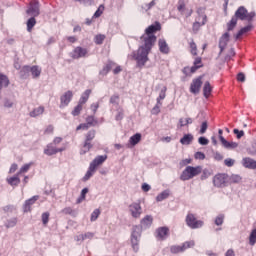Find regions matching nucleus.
<instances>
[{
	"label": "nucleus",
	"instance_id": "obj_58",
	"mask_svg": "<svg viewBox=\"0 0 256 256\" xmlns=\"http://www.w3.org/2000/svg\"><path fill=\"white\" fill-rule=\"evenodd\" d=\"M161 105L162 104H159V102H157V104L153 107V109H152V113H153V115H157V114H159L160 113V109H161Z\"/></svg>",
	"mask_w": 256,
	"mask_h": 256
},
{
	"label": "nucleus",
	"instance_id": "obj_43",
	"mask_svg": "<svg viewBox=\"0 0 256 256\" xmlns=\"http://www.w3.org/2000/svg\"><path fill=\"white\" fill-rule=\"evenodd\" d=\"M202 175L200 177L201 181H205V179H209L211 177V172L209 169H204L201 171Z\"/></svg>",
	"mask_w": 256,
	"mask_h": 256
},
{
	"label": "nucleus",
	"instance_id": "obj_23",
	"mask_svg": "<svg viewBox=\"0 0 256 256\" xmlns=\"http://www.w3.org/2000/svg\"><path fill=\"white\" fill-rule=\"evenodd\" d=\"M211 91H213V88L211 87V83H209V81H206L203 87V95L206 99H209V95H211Z\"/></svg>",
	"mask_w": 256,
	"mask_h": 256
},
{
	"label": "nucleus",
	"instance_id": "obj_52",
	"mask_svg": "<svg viewBox=\"0 0 256 256\" xmlns=\"http://www.w3.org/2000/svg\"><path fill=\"white\" fill-rule=\"evenodd\" d=\"M208 127H209V124L207 123V121L202 122L201 128H200V135H204V133L207 132Z\"/></svg>",
	"mask_w": 256,
	"mask_h": 256
},
{
	"label": "nucleus",
	"instance_id": "obj_45",
	"mask_svg": "<svg viewBox=\"0 0 256 256\" xmlns=\"http://www.w3.org/2000/svg\"><path fill=\"white\" fill-rule=\"evenodd\" d=\"M223 221H225V215L220 214L215 219V225H217L219 227V226L223 225Z\"/></svg>",
	"mask_w": 256,
	"mask_h": 256
},
{
	"label": "nucleus",
	"instance_id": "obj_46",
	"mask_svg": "<svg viewBox=\"0 0 256 256\" xmlns=\"http://www.w3.org/2000/svg\"><path fill=\"white\" fill-rule=\"evenodd\" d=\"M103 41H105V35L99 34L95 37V43L96 45H103Z\"/></svg>",
	"mask_w": 256,
	"mask_h": 256
},
{
	"label": "nucleus",
	"instance_id": "obj_56",
	"mask_svg": "<svg viewBox=\"0 0 256 256\" xmlns=\"http://www.w3.org/2000/svg\"><path fill=\"white\" fill-rule=\"evenodd\" d=\"M198 143L200 145H209V139H207L205 136L199 137Z\"/></svg>",
	"mask_w": 256,
	"mask_h": 256
},
{
	"label": "nucleus",
	"instance_id": "obj_40",
	"mask_svg": "<svg viewBox=\"0 0 256 256\" xmlns=\"http://www.w3.org/2000/svg\"><path fill=\"white\" fill-rule=\"evenodd\" d=\"M93 173H95V169L91 170V165H90L88 171L86 172L85 176L83 177V181H89L91 179V177H93Z\"/></svg>",
	"mask_w": 256,
	"mask_h": 256
},
{
	"label": "nucleus",
	"instance_id": "obj_15",
	"mask_svg": "<svg viewBox=\"0 0 256 256\" xmlns=\"http://www.w3.org/2000/svg\"><path fill=\"white\" fill-rule=\"evenodd\" d=\"M105 161H107V155H100L97 156L91 163H90V169H97V167H99V165H103V163H105Z\"/></svg>",
	"mask_w": 256,
	"mask_h": 256
},
{
	"label": "nucleus",
	"instance_id": "obj_16",
	"mask_svg": "<svg viewBox=\"0 0 256 256\" xmlns=\"http://www.w3.org/2000/svg\"><path fill=\"white\" fill-rule=\"evenodd\" d=\"M38 200H39V196H33L32 198L26 200L23 205L24 213H29V211H31V206L35 205L36 201Z\"/></svg>",
	"mask_w": 256,
	"mask_h": 256
},
{
	"label": "nucleus",
	"instance_id": "obj_18",
	"mask_svg": "<svg viewBox=\"0 0 256 256\" xmlns=\"http://www.w3.org/2000/svg\"><path fill=\"white\" fill-rule=\"evenodd\" d=\"M242 165L246 169H256V161L249 157L242 159Z\"/></svg>",
	"mask_w": 256,
	"mask_h": 256
},
{
	"label": "nucleus",
	"instance_id": "obj_24",
	"mask_svg": "<svg viewBox=\"0 0 256 256\" xmlns=\"http://www.w3.org/2000/svg\"><path fill=\"white\" fill-rule=\"evenodd\" d=\"M29 75H31V66H24L20 70V78L21 79H28Z\"/></svg>",
	"mask_w": 256,
	"mask_h": 256
},
{
	"label": "nucleus",
	"instance_id": "obj_32",
	"mask_svg": "<svg viewBox=\"0 0 256 256\" xmlns=\"http://www.w3.org/2000/svg\"><path fill=\"white\" fill-rule=\"evenodd\" d=\"M37 24V20H35V16H32L30 19L27 21V31L31 32L32 29L35 27Z\"/></svg>",
	"mask_w": 256,
	"mask_h": 256
},
{
	"label": "nucleus",
	"instance_id": "obj_20",
	"mask_svg": "<svg viewBox=\"0 0 256 256\" xmlns=\"http://www.w3.org/2000/svg\"><path fill=\"white\" fill-rule=\"evenodd\" d=\"M30 73L32 75V79H38V77H41V68L37 65L31 66Z\"/></svg>",
	"mask_w": 256,
	"mask_h": 256
},
{
	"label": "nucleus",
	"instance_id": "obj_48",
	"mask_svg": "<svg viewBox=\"0 0 256 256\" xmlns=\"http://www.w3.org/2000/svg\"><path fill=\"white\" fill-rule=\"evenodd\" d=\"M105 10V6L100 5L99 8L96 10V12L94 13L93 17L95 19L99 18L100 15H103V11Z\"/></svg>",
	"mask_w": 256,
	"mask_h": 256
},
{
	"label": "nucleus",
	"instance_id": "obj_47",
	"mask_svg": "<svg viewBox=\"0 0 256 256\" xmlns=\"http://www.w3.org/2000/svg\"><path fill=\"white\" fill-rule=\"evenodd\" d=\"M182 247H184V251H186V249H191V247H195V241H186L182 244Z\"/></svg>",
	"mask_w": 256,
	"mask_h": 256
},
{
	"label": "nucleus",
	"instance_id": "obj_25",
	"mask_svg": "<svg viewBox=\"0 0 256 256\" xmlns=\"http://www.w3.org/2000/svg\"><path fill=\"white\" fill-rule=\"evenodd\" d=\"M45 113V107L39 106L34 108L33 111L29 113L30 117H39V115H43Z\"/></svg>",
	"mask_w": 256,
	"mask_h": 256
},
{
	"label": "nucleus",
	"instance_id": "obj_28",
	"mask_svg": "<svg viewBox=\"0 0 256 256\" xmlns=\"http://www.w3.org/2000/svg\"><path fill=\"white\" fill-rule=\"evenodd\" d=\"M89 95H91V89L85 90V92L80 97V100L78 103L80 105H85V103H87V101H89Z\"/></svg>",
	"mask_w": 256,
	"mask_h": 256
},
{
	"label": "nucleus",
	"instance_id": "obj_30",
	"mask_svg": "<svg viewBox=\"0 0 256 256\" xmlns=\"http://www.w3.org/2000/svg\"><path fill=\"white\" fill-rule=\"evenodd\" d=\"M8 185H11V187H17L19 183H21V179L18 178V176H13L10 178H7Z\"/></svg>",
	"mask_w": 256,
	"mask_h": 256
},
{
	"label": "nucleus",
	"instance_id": "obj_17",
	"mask_svg": "<svg viewBox=\"0 0 256 256\" xmlns=\"http://www.w3.org/2000/svg\"><path fill=\"white\" fill-rule=\"evenodd\" d=\"M234 17L240 19V21H245V19H247V10L245 9V6H240L236 10Z\"/></svg>",
	"mask_w": 256,
	"mask_h": 256
},
{
	"label": "nucleus",
	"instance_id": "obj_63",
	"mask_svg": "<svg viewBox=\"0 0 256 256\" xmlns=\"http://www.w3.org/2000/svg\"><path fill=\"white\" fill-rule=\"evenodd\" d=\"M256 13L255 12H250L246 14V19L249 23H251V21H253V18L255 17Z\"/></svg>",
	"mask_w": 256,
	"mask_h": 256
},
{
	"label": "nucleus",
	"instance_id": "obj_35",
	"mask_svg": "<svg viewBox=\"0 0 256 256\" xmlns=\"http://www.w3.org/2000/svg\"><path fill=\"white\" fill-rule=\"evenodd\" d=\"M17 225V218H11L5 222V228L11 229L12 227H15Z\"/></svg>",
	"mask_w": 256,
	"mask_h": 256
},
{
	"label": "nucleus",
	"instance_id": "obj_7",
	"mask_svg": "<svg viewBox=\"0 0 256 256\" xmlns=\"http://www.w3.org/2000/svg\"><path fill=\"white\" fill-rule=\"evenodd\" d=\"M228 177L227 174H216L213 178L214 187H226Z\"/></svg>",
	"mask_w": 256,
	"mask_h": 256
},
{
	"label": "nucleus",
	"instance_id": "obj_9",
	"mask_svg": "<svg viewBox=\"0 0 256 256\" xmlns=\"http://www.w3.org/2000/svg\"><path fill=\"white\" fill-rule=\"evenodd\" d=\"M27 15L30 17H39V1L34 0L30 2L28 9L26 10Z\"/></svg>",
	"mask_w": 256,
	"mask_h": 256
},
{
	"label": "nucleus",
	"instance_id": "obj_34",
	"mask_svg": "<svg viewBox=\"0 0 256 256\" xmlns=\"http://www.w3.org/2000/svg\"><path fill=\"white\" fill-rule=\"evenodd\" d=\"M205 23H207V16L203 17L202 23L200 22L193 23V31H199V29H201L202 25H205Z\"/></svg>",
	"mask_w": 256,
	"mask_h": 256
},
{
	"label": "nucleus",
	"instance_id": "obj_54",
	"mask_svg": "<svg viewBox=\"0 0 256 256\" xmlns=\"http://www.w3.org/2000/svg\"><path fill=\"white\" fill-rule=\"evenodd\" d=\"M91 126L86 122V123H82L80 125L77 126L76 131H81V129L83 131H87V129H89Z\"/></svg>",
	"mask_w": 256,
	"mask_h": 256
},
{
	"label": "nucleus",
	"instance_id": "obj_61",
	"mask_svg": "<svg viewBox=\"0 0 256 256\" xmlns=\"http://www.w3.org/2000/svg\"><path fill=\"white\" fill-rule=\"evenodd\" d=\"M177 9L178 11H180V13H183V11H185V2L183 0L179 1Z\"/></svg>",
	"mask_w": 256,
	"mask_h": 256
},
{
	"label": "nucleus",
	"instance_id": "obj_10",
	"mask_svg": "<svg viewBox=\"0 0 256 256\" xmlns=\"http://www.w3.org/2000/svg\"><path fill=\"white\" fill-rule=\"evenodd\" d=\"M202 77H198L194 80H192V83L190 85V93H193L194 95H197L199 91H201V85H203V81H201Z\"/></svg>",
	"mask_w": 256,
	"mask_h": 256
},
{
	"label": "nucleus",
	"instance_id": "obj_51",
	"mask_svg": "<svg viewBox=\"0 0 256 256\" xmlns=\"http://www.w3.org/2000/svg\"><path fill=\"white\" fill-rule=\"evenodd\" d=\"M123 117H125V114L123 113V109H118L117 114L115 116L116 121H123Z\"/></svg>",
	"mask_w": 256,
	"mask_h": 256
},
{
	"label": "nucleus",
	"instance_id": "obj_14",
	"mask_svg": "<svg viewBox=\"0 0 256 256\" xmlns=\"http://www.w3.org/2000/svg\"><path fill=\"white\" fill-rule=\"evenodd\" d=\"M158 47L160 53H162L163 55H169V53H171V48H169V44H167V41L165 39L158 40Z\"/></svg>",
	"mask_w": 256,
	"mask_h": 256
},
{
	"label": "nucleus",
	"instance_id": "obj_62",
	"mask_svg": "<svg viewBox=\"0 0 256 256\" xmlns=\"http://www.w3.org/2000/svg\"><path fill=\"white\" fill-rule=\"evenodd\" d=\"M194 157H195V159H199L200 161H203V159H205V153H203V152H196Z\"/></svg>",
	"mask_w": 256,
	"mask_h": 256
},
{
	"label": "nucleus",
	"instance_id": "obj_2",
	"mask_svg": "<svg viewBox=\"0 0 256 256\" xmlns=\"http://www.w3.org/2000/svg\"><path fill=\"white\" fill-rule=\"evenodd\" d=\"M153 225V216L146 215L140 221V226H133L131 233V245L135 253L139 251V241H141V232L143 229H149Z\"/></svg>",
	"mask_w": 256,
	"mask_h": 256
},
{
	"label": "nucleus",
	"instance_id": "obj_41",
	"mask_svg": "<svg viewBox=\"0 0 256 256\" xmlns=\"http://www.w3.org/2000/svg\"><path fill=\"white\" fill-rule=\"evenodd\" d=\"M95 135H96V132L95 130H90L88 131V133L86 134V139L85 141H88L91 143V141H93L95 139Z\"/></svg>",
	"mask_w": 256,
	"mask_h": 256
},
{
	"label": "nucleus",
	"instance_id": "obj_44",
	"mask_svg": "<svg viewBox=\"0 0 256 256\" xmlns=\"http://www.w3.org/2000/svg\"><path fill=\"white\" fill-rule=\"evenodd\" d=\"M99 215H101V210L95 209L91 214L90 221H97V219H99Z\"/></svg>",
	"mask_w": 256,
	"mask_h": 256
},
{
	"label": "nucleus",
	"instance_id": "obj_19",
	"mask_svg": "<svg viewBox=\"0 0 256 256\" xmlns=\"http://www.w3.org/2000/svg\"><path fill=\"white\" fill-rule=\"evenodd\" d=\"M221 144L224 149H237L239 147L237 142H229L225 137H221Z\"/></svg>",
	"mask_w": 256,
	"mask_h": 256
},
{
	"label": "nucleus",
	"instance_id": "obj_50",
	"mask_svg": "<svg viewBox=\"0 0 256 256\" xmlns=\"http://www.w3.org/2000/svg\"><path fill=\"white\" fill-rule=\"evenodd\" d=\"M49 212H44L41 215V219H42V223L43 225H47V223H49Z\"/></svg>",
	"mask_w": 256,
	"mask_h": 256
},
{
	"label": "nucleus",
	"instance_id": "obj_3",
	"mask_svg": "<svg viewBox=\"0 0 256 256\" xmlns=\"http://www.w3.org/2000/svg\"><path fill=\"white\" fill-rule=\"evenodd\" d=\"M201 171H203V167L201 166H187L180 175L181 181H189L193 179V177H197V175H201Z\"/></svg>",
	"mask_w": 256,
	"mask_h": 256
},
{
	"label": "nucleus",
	"instance_id": "obj_59",
	"mask_svg": "<svg viewBox=\"0 0 256 256\" xmlns=\"http://www.w3.org/2000/svg\"><path fill=\"white\" fill-rule=\"evenodd\" d=\"M94 234L92 232H87L85 234H81V239H93Z\"/></svg>",
	"mask_w": 256,
	"mask_h": 256
},
{
	"label": "nucleus",
	"instance_id": "obj_36",
	"mask_svg": "<svg viewBox=\"0 0 256 256\" xmlns=\"http://www.w3.org/2000/svg\"><path fill=\"white\" fill-rule=\"evenodd\" d=\"M166 91H167V88H166V87H164V88L160 91L159 96H158V98H157V103H158V105H162L161 101H163V99H165V97H166V94H165Z\"/></svg>",
	"mask_w": 256,
	"mask_h": 256
},
{
	"label": "nucleus",
	"instance_id": "obj_31",
	"mask_svg": "<svg viewBox=\"0 0 256 256\" xmlns=\"http://www.w3.org/2000/svg\"><path fill=\"white\" fill-rule=\"evenodd\" d=\"M170 251L173 254L183 253V251H185V246H183V244L181 246L173 245V246L170 247Z\"/></svg>",
	"mask_w": 256,
	"mask_h": 256
},
{
	"label": "nucleus",
	"instance_id": "obj_60",
	"mask_svg": "<svg viewBox=\"0 0 256 256\" xmlns=\"http://www.w3.org/2000/svg\"><path fill=\"white\" fill-rule=\"evenodd\" d=\"M29 169H31V164H25L24 166H22L20 168L19 173H27V171H29Z\"/></svg>",
	"mask_w": 256,
	"mask_h": 256
},
{
	"label": "nucleus",
	"instance_id": "obj_26",
	"mask_svg": "<svg viewBox=\"0 0 256 256\" xmlns=\"http://www.w3.org/2000/svg\"><path fill=\"white\" fill-rule=\"evenodd\" d=\"M251 29H253V25L249 24L246 27H243L242 29H240L238 31V33L235 35V39H240V37H242V35H245V33H249V31H251Z\"/></svg>",
	"mask_w": 256,
	"mask_h": 256
},
{
	"label": "nucleus",
	"instance_id": "obj_11",
	"mask_svg": "<svg viewBox=\"0 0 256 256\" xmlns=\"http://www.w3.org/2000/svg\"><path fill=\"white\" fill-rule=\"evenodd\" d=\"M229 32H226L224 33L220 39H219V49H220V52H219V55H221V53H223L225 51V48L227 47V44L229 43Z\"/></svg>",
	"mask_w": 256,
	"mask_h": 256
},
{
	"label": "nucleus",
	"instance_id": "obj_38",
	"mask_svg": "<svg viewBox=\"0 0 256 256\" xmlns=\"http://www.w3.org/2000/svg\"><path fill=\"white\" fill-rule=\"evenodd\" d=\"M86 123L90 126V127H95V125H97L98 121L95 120L94 116H88L86 118Z\"/></svg>",
	"mask_w": 256,
	"mask_h": 256
},
{
	"label": "nucleus",
	"instance_id": "obj_4",
	"mask_svg": "<svg viewBox=\"0 0 256 256\" xmlns=\"http://www.w3.org/2000/svg\"><path fill=\"white\" fill-rule=\"evenodd\" d=\"M186 225L190 229H201V227L204 225V222L202 220H197L194 214L189 213L186 216Z\"/></svg>",
	"mask_w": 256,
	"mask_h": 256
},
{
	"label": "nucleus",
	"instance_id": "obj_42",
	"mask_svg": "<svg viewBox=\"0 0 256 256\" xmlns=\"http://www.w3.org/2000/svg\"><path fill=\"white\" fill-rule=\"evenodd\" d=\"M189 45H190V53H191V55H194V56H197V44L195 43V41H191L190 43H189Z\"/></svg>",
	"mask_w": 256,
	"mask_h": 256
},
{
	"label": "nucleus",
	"instance_id": "obj_21",
	"mask_svg": "<svg viewBox=\"0 0 256 256\" xmlns=\"http://www.w3.org/2000/svg\"><path fill=\"white\" fill-rule=\"evenodd\" d=\"M193 134H185L181 139L180 143L181 145H191L193 143Z\"/></svg>",
	"mask_w": 256,
	"mask_h": 256
},
{
	"label": "nucleus",
	"instance_id": "obj_27",
	"mask_svg": "<svg viewBox=\"0 0 256 256\" xmlns=\"http://www.w3.org/2000/svg\"><path fill=\"white\" fill-rule=\"evenodd\" d=\"M169 195H171V191L164 190L160 194L157 195L156 201L158 203H161V201H165V199H168Z\"/></svg>",
	"mask_w": 256,
	"mask_h": 256
},
{
	"label": "nucleus",
	"instance_id": "obj_22",
	"mask_svg": "<svg viewBox=\"0 0 256 256\" xmlns=\"http://www.w3.org/2000/svg\"><path fill=\"white\" fill-rule=\"evenodd\" d=\"M92 148L93 144L85 140L82 148L80 149V155H85L86 153H89V151H91Z\"/></svg>",
	"mask_w": 256,
	"mask_h": 256
},
{
	"label": "nucleus",
	"instance_id": "obj_53",
	"mask_svg": "<svg viewBox=\"0 0 256 256\" xmlns=\"http://www.w3.org/2000/svg\"><path fill=\"white\" fill-rule=\"evenodd\" d=\"M241 181V176L237 175V174H232L230 176V182L231 183H240Z\"/></svg>",
	"mask_w": 256,
	"mask_h": 256
},
{
	"label": "nucleus",
	"instance_id": "obj_39",
	"mask_svg": "<svg viewBox=\"0 0 256 256\" xmlns=\"http://www.w3.org/2000/svg\"><path fill=\"white\" fill-rule=\"evenodd\" d=\"M81 111H83V105L78 103V105L72 111L73 117H77L78 115H80Z\"/></svg>",
	"mask_w": 256,
	"mask_h": 256
},
{
	"label": "nucleus",
	"instance_id": "obj_29",
	"mask_svg": "<svg viewBox=\"0 0 256 256\" xmlns=\"http://www.w3.org/2000/svg\"><path fill=\"white\" fill-rule=\"evenodd\" d=\"M140 141H141V133H136L133 136H131L129 139V143L133 147H135V145H137Z\"/></svg>",
	"mask_w": 256,
	"mask_h": 256
},
{
	"label": "nucleus",
	"instance_id": "obj_5",
	"mask_svg": "<svg viewBox=\"0 0 256 256\" xmlns=\"http://www.w3.org/2000/svg\"><path fill=\"white\" fill-rule=\"evenodd\" d=\"M129 213L133 219H140L143 214V208L141 207V203L133 202L128 206Z\"/></svg>",
	"mask_w": 256,
	"mask_h": 256
},
{
	"label": "nucleus",
	"instance_id": "obj_49",
	"mask_svg": "<svg viewBox=\"0 0 256 256\" xmlns=\"http://www.w3.org/2000/svg\"><path fill=\"white\" fill-rule=\"evenodd\" d=\"M233 133H234V135H236L237 139H241L242 137L245 136V131L239 130V129H237V128H235V129L233 130Z\"/></svg>",
	"mask_w": 256,
	"mask_h": 256
},
{
	"label": "nucleus",
	"instance_id": "obj_55",
	"mask_svg": "<svg viewBox=\"0 0 256 256\" xmlns=\"http://www.w3.org/2000/svg\"><path fill=\"white\" fill-rule=\"evenodd\" d=\"M111 71V64H107L106 66L103 67V69L100 71V75H107Z\"/></svg>",
	"mask_w": 256,
	"mask_h": 256
},
{
	"label": "nucleus",
	"instance_id": "obj_1",
	"mask_svg": "<svg viewBox=\"0 0 256 256\" xmlns=\"http://www.w3.org/2000/svg\"><path fill=\"white\" fill-rule=\"evenodd\" d=\"M157 31H161V23L155 22V24L150 25L145 29V33L140 37L143 45H141L137 52H133L132 57L135 59L137 63V67L143 69L147 61H149V53H151V49H153L157 36L155 33Z\"/></svg>",
	"mask_w": 256,
	"mask_h": 256
},
{
	"label": "nucleus",
	"instance_id": "obj_6",
	"mask_svg": "<svg viewBox=\"0 0 256 256\" xmlns=\"http://www.w3.org/2000/svg\"><path fill=\"white\" fill-rule=\"evenodd\" d=\"M70 57L72 59H84L85 57H89V50L87 48H83L81 46H77L70 53Z\"/></svg>",
	"mask_w": 256,
	"mask_h": 256
},
{
	"label": "nucleus",
	"instance_id": "obj_13",
	"mask_svg": "<svg viewBox=\"0 0 256 256\" xmlns=\"http://www.w3.org/2000/svg\"><path fill=\"white\" fill-rule=\"evenodd\" d=\"M169 237V228L168 227H159L156 230V239L160 241H165Z\"/></svg>",
	"mask_w": 256,
	"mask_h": 256
},
{
	"label": "nucleus",
	"instance_id": "obj_33",
	"mask_svg": "<svg viewBox=\"0 0 256 256\" xmlns=\"http://www.w3.org/2000/svg\"><path fill=\"white\" fill-rule=\"evenodd\" d=\"M237 27V18L232 17L230 22L227 23V31H233Z\"/></svg>",
	"mask_w": 256,
	"mask_h": 256
},
{
	"label": "nucleus",
	"instance_id": "obj_37",
	"mask_svg": "<svg viewBox=\"0 0 256 256\" xmlns=\"http://www.w3.org/2000/svg\"><path fill=\"white\" fill-rule=\"evenodd\" d=\"M255 243H256V228L251 231L249 236V244L253 246L255 245Z\"/></svg>",
	"mask_w": 256,
	"mask_h": 256
},
{
	"label": "nucleus",
	"instance_id": "obj_12",
	"mask_svg": "<svg viewBox=\"0 0 256 256\" xmlns=\"http://www.w3.org/2000/svg\"><path fill=\"white\" fill-rule=\"evenodd\" d=\"M71 99H73V92L71 90H68L60 97V107H67L69 103H71Z\"/></svg>",
	"mask_w": 256,
	"mask_h": 256
},
{
	"label": "nucleus",
	"instance_id": "obj_57",
	"mask_svg": "<svg viewBox=\"0 0 256 256\" xmlns=\"http://www.w3.org/2000/svg\"><path fill=\"white\" fill-rule=\"evenodd\" d=\"M224 165H226V167H233V165H235V160L227 158L224 160Z\"/></svg>",
	"mask_w": 256,
	"mask_h": 256
},
{
	"label": "nucleus",
	"instance_id": "obj_64",
	"mask_svg": "<svg viewBox=\"0 0 256 256\" xmlns=\"http://www.w3.org/2000/svg\"><path fill=\"white\" fill-rule=\"evenodd\" d=\"M237 81H240V83H245V74H243V72L238 73Z\"/></svg>",
	"mask_w": 256,
	"mask_h": 256
},
{
	"label": "nucleus",
	"instance_id": "obj_8",
	"mask_svg": "<svg viewBox=\"0 0 256 256\" xmlns=\"http://www.w3.org/2000/svg\"><path fill=\"white\" fill-rule=\"evenodd\" d=\"M63 151H65V147L57 148V146L50 143L44 149V155L51 157L53 155H57V153H63Z\"/></svg>",
	"mask_w": 256,
	"mask_h": 256
}]
</instances>
